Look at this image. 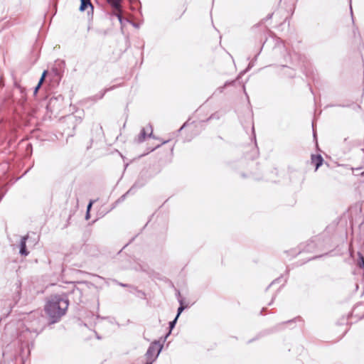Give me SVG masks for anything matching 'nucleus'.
Returning a JSON list of instances; mask_svg holds the SVG:
<instances>
[{"label": "nucleus", "instance_id": "bb28decb", "mask_svg": "<svg viewBox=\"0 0 364 364\" xmlns=\"http://www.w3.org/2000/svg\"><path fill=\"white\" fill-rule=\"evenodd\" d=\"M132 25H133L134 27H136V28H138V27H139V26H138L136 23H132Z\"/></svg>", "mask_w": 364, "mask_h": 364}, {"label": "nucleus", "instance_id": "ddd939ff", "mask_svg": "<svg viewBox=\"0 0 364 364\" xmlns=\"http://www.w3.org/2000/svg\"><path fill=\"white\" fill-rule=\"evenodd\" d=\"M117 13L115 14V16L117 17L119 21L121 24L123 23L124 18L122 15V9L120 11H117Z\"/></svg>", "mask_w": 364, "mask_h": 364}, {"label": "nucleus", "instance_id": "cd10ccee", "mask_svg": "<svg viewBox=\"0 0 364 364\" xmlns=\"http://www.w3.org/2000/svg\"><path fill=\"white\" fill-rule=\"evenodd\" d=\"M3 197H4V195L3 194H0V201L1 200Z\"/></svg>", "mask_w": 364, "mask_h": 364}, {"label": "nucleus", "instance_id": "423d86ee", "mask_svg": "<svg viewBox=\"0 0 364 364\" xmlns=\"http://www.w3.org/2000/svg\"><path fill=\"white\" fill-rule=\"evenodd\" d=\"M323 161V157L320 154L311 156V163L315 166L316 171L322 165Z\"/></svg>", "mask_w": 364, "mask_h": 364}, {"label": "nucleus", "instance_id": "7ed1b4c3", "mask_svg": "<svg viewBox=\"0 0 364 364\" xmlns=\"http://www.w3.org/2000/svg\"><path fill=\"white\" fill-rule=\"evenodd\" d=\"M153 133V129L151 125L149 124L146 128H142L139 134L134 139L136 143H142L145 141L147 136H151Z\"/></svg>", "mask_w": 364, "mask_h": 364}, {"label": "nucleus", "instance_id": "e433bc0d", "mask_svg": "<svg viewBox=\"0 0 364 364\" xmlns=\"http://www.w3.org/2000/svg\"><path fill=\"white\" fill-rule=\"evenodd\" d=\"M1 364H2V363H1Z\"/></svg>", "mask_w": 364, "mask_h": 364}, {"label": "nucleus", "instance_id": "20e7f679", "mask_svg": "<svg viewBox=\"0 0 364 364\" xmlns=\"http://www.w3.org/2000/svg\"><path fill=\"white\" fill-rule=\"evenodd\" d=\"M63 97L58 95L57 97H51L48 103L47 107L51 110L53 109H59L63 105Z\"/></svg>", "mask_w": 364, "mask_h": 364}, {"label": "nucleus", "instance_id": "f3484780", "mask_svg": "<svg viewBox=\"0 0 364 364\" xmlns=\"http://www.w3.org/2000/svg\"><path fill=\"white\" fill-rule=\"evenodd\" d=\"M92 204H93V201H92V200H91V201L88 203V205H87V211H88V212H90V209H91V208H92Z\"/></svg>", "mask_w": 364, "mask_h": 364}, {"label": "nucleus", "instance_id": "1a4fd4ad", "mask_svg": "<svg viewBox=\"0 0 364 364\" xmlns=\"http://www.w3.org/2000/svg\"><path fill=\"white\" fill-rule=\"evenodd\" d=\"M234 83H235V80H232V81H227V82L224 84V85H223V86H220V87H218V88L216 89V90L215 91V92L213 93V95L216 94L217 92L222 93V92L224 91L225 88L227 86L230 85H233Z\"/></svg>", "mask_w": 364, "mask_h": 364}, {"label": "nucleus", "instance_id": "c85d7f7f", "mask_svg": "<svg viewBox=\"0 0 364 364\" xmlns=\"http://www.w3.org/2000/svg\"><path fill=\"white\" fill-rule=\"evenodd\" d=\"M186 123H185L183 127H181V129H183V127L186 126Z\"/></svg>", "mask_w": 364, "mask_h": 364}, {"label": "nucleus", "instance_id": "b1692460", "mask_svg": "<svg viewBox=\"0 0 364 364\" xmlns=\"http://www.w3.org/2000/svg\"><path fill=\"white\" fill-rule=\"evenodd\" d=\"M89 218H90V212L87 211L85 218H86V220H87V219H89Z\"/></svg>", "mask_w": 364, "mask_h": 364}, {"label": "nucleus", "instance_id": "393cba45", "mask_svg": "<svg viewBox=\"0 0 364 364\" xmlns=\"http://www.w3.org/2000/svg\"><path fill=\"white\" fill-rule=\"evenodd\" d=\"M118 284H119V286H122V287H127V286H128V285H127V284H122V283H120V282H119V283H118Z\"/></svg>", "mask_w": 364, "mask_h": 364}, {"label": "nucleus", "instance_id": "2f4dec72", "mask_svg": "<svg viewBox=\"0 0 364 364\" xmlns=\"http://www.w3.org/2000/svg\"><path fill=\"white\" fill-rule=\"evenodd\" d=\"M29 171V169H28L27 171H25V173H23V175H25L26 173H28V171Z\"/></svg>", "mask_w": 364, "mask_h": 364}, {"label": "nucleus", "instance_id": "9b49d317", "mask_svg": "<svg viewBox=\"0 0 364 364\" xmlns=\"http://www.w3.org/2000/svg\"><path fill=\"white\" fill-rule=\"evenodd\" d=\"M7 303H8L7 301H1L0 303L1 305H2V304L8 305V308H7L6 311L4 313H3V315H4V316H7L11 311V303H9V304H7Z\"/></svg>", "mask_w": 364, "mask_h": 364}, {"label": "nucleus", "instance_id": "f8f14e48", "mask_svg": "<svg viewBox=\"0 0 364 364\" xmlns=\"http://www.w3.org/2000/svg\"><path fill=\"white\" fill-rule=\"evenodd\" d=\"M181 306L178 307L177 311V315L176 317L178 318L180 314L183 312V311L185 309V307L183 306V301L182 300L179 301Z\"/></svg>", "mask_w": 364, "mask_h": 364}, {"label": "nucleus", "instance_id": "aec40b11", "mask_svg": "<svg viewBox=\"0 0 364 364\" xmlns=\"http://www.w3.org/2000/svg\"><path fill=\"white\" fill-rule=\"evenodd\" d=\"M44 80H45V78H44V77H41V78H40V80H39V81H38V85L39 86H41V85H42V84L43 83Z\"/></svg>", "mask_w": 364, "mask_h": 364}, {"label": "nucleus", "instance_id": "7c9ffc66", "mask_svg": "<svg viewBox=\"0 0 364 364\" xmlns=\"http://www.w3.org/2000/svg\"><path fill=\"white\" fill-rule=\"evenodd\" d=\"M362 176H364V171L360 173Z\"/></svg>", "mask_w": 364, "mask_h": 364}, {"label": "nucleus", "instance_id": "2eb2a0df", "mask_svg": "<svg viewBox=\"0 0 364 364\" xmlns=\"http://www.w3.org/2000/svg\"><path fill=\"white\" fill-rule=\"evenodd\" d=\"M219 114L218 113H214L210 116V117L207 119L208 121L212 119H219Z\"/></svg>", "mask_w": 364, "mask_h": 364}, {"label": "nucleus", "instance_id": "c756f323", "mask_svg": "<svg viewBox=\"0 0 364 364\" xmlns=\"http://www.w3.org/2000/svg\"><path fill=\"white\" fill-rule=\"evenodd\" d=\"M350 13H351V14H353L352 7L350 6Z\"/></svg>", "mask_w": 364, "mask_h": 364}, {"label": "nucleus", "instance_id": "dca6fc26", "mask_svg": "<svg viewBox=\"0 0 364 364\" xmlns=\"http://www.w3.org/2000/svg\"><path fill=\"white\" fill-rule=\"evenodd\" d=\"M280 278H277L276 279H274L267 287V290L273 284H274L275 283H278L279 281H280Z\"/></svg>", "mask_w": 364, "mask_h": 364}, {"label": "nucleus", "instance_id": "c9c22d12", "mask_svg": "<svg viewBox=\"0 0 364 364\" xmlns=\"http://www.w3.org/2000/svg\"><path fill=\"white\" fill-rule=\"evenodd\" d=\"M161 340H164V338H161ZM164 341H162V343H161L163 344V343H164Z\"/></svg>", "mask_w": 364, "mask_h": 364}, {"label": "nucleus", "instance_id": "a211bd4d", "mask_svg": "<svg viewBox=\"0 0 364 364\" xmlns=\"http://www.w3.org/2000/svg\"><path fill=\"white\" fill-rule=\"evenodd\" d=\"M73 292L74 294H79V295H80V294H81V291H80L79 289H77H77H74L73 290Z\"/></svg>", "mask_w": 364, "mask_h": 364}, {"label": "nucleus", "instance_id": "72a5a7b5", "mask_svg": "<svg viewBox=\"0 0 364 364\" xmlns=\"http://www.w3.org/2000/svg\"><path fill=\"white\" fill-rule=\"evenodd\" d=\"M243 90H244V92H245V85H243Z\"/></svg>", "mask_w": 364, "mask_h": 364}, {"label": "nucleus", "instance_id": "412c9836", "mask_svg": "<svg viewBox=\"0 0 364 364\" xmlns=\"http://www.w3.org/2000/svg\"><path fill=\"white\" fill-rule=\"evenodd\" d=\"M44 80H45V78H44V77H41V78H40V80H39V81H38V85L39 86H41V85H42V84L43 83Z\"/></svg>", "mask_w": 364, "mask_h": 364}, {"label": "nucleus", "instance_id": "f257e3e1", "mask_svg": "<svg viewBox=\"0 0 364 364\" xmlns=\"http://www.w3.org/2000/svg\"><path fill=\"white\" fill-rule=\"evenodd\" d=\"M69 301L65 294H55L50 297L45 306V311L51 323L58 322L68 310Z\"/></svg>", "mask_w": 364, "mask_h": 364}, {"label": "nucleus", "instance_id": "0eeeda50", "mask_svg": "<svg viewBox=\"0 0 364 364\" xmlns=\"http://www.w3.org/2000/svg\"><path fill=\"white\" fill-rule=\"evenodd\" d=\"M87 8H90L91 11H93V6L90 0H80V11H84Z\"/></svg>", "mask_w": 364, "mask_h": 364}, {"label": "nucleus", "instance_id": "f03ea898", "mask_svg": "<svg viewBox=\"0 0 364 364\" xmlns=\"http://www.w3.org/2000/svg\"><path fill=\"white\" fill-rule=\"evenodd\" d=\"M163 348V344L160 341H153L149 346L145 355V362H141V364H153L157 359Z\"/></svg>", "mask_w": 364, "mask_h": 364}, {"label": "nucleus", "instance_id": "5701e85b", "mask_svg": "<svg viewBox=\"0 0 364 364\" xmlns=\"http://www.w3.org/2000/svg\"><path fill=\"white\" fill-rule=\"evenodd\" d=\"M47 73H48V71H47V70H44V71L43 72V73H42L41 77H43L46 78Z\"/></svg>", "mask_w": 364, "mask_h": 364}, {"label": "nucleus", "instance_id": "f704fd0d", "mask_svg": "<svg viewBox=\"0 0 364 364\" xmlns=\"http://www.w3.org/2000/svg\"><path fill=\"white\" fill-rule=\"evenodd\" d=\"M252 66L251 63L249 64L248 68H250Z\"/></svg>", "mask_w": 364, "mask_h": 364}, {"label": "nucleus", "instance_id": "4be33fe9", "mask_svg": "<svg viewBox=\"0 0 364 364\" xmlns=\"http://www.w3.org/2000/svg\"><path fill=\"white\" fill-rule=\"evenodd\" d=\"M44 80H45V78H44V77H41V78H40V80H39V81H38V85L39 86H41V85H42V84L43 83Z\"/></svg>", "mask_w": 364, "mask_h": 364}, {"label": "nucleus", "instance_id": "473e14b6", "mask_svg": "<svg viewBox=\"0 0 364 364\" xmlns=\"http://www.w3.org/2000/svg\"><path fill=\"white\" fill-rule=\"evenodd\" d=\"M272 14H270L269 16H268V18H272Z\"/></svg>", "mask_w": 364, "mask_h": 364}, {"label": "nucleus", "instance_id": "39448f33", "mask_svg": "<svg viewBox=\"0 0 364 364\" xmlns=\"http://www.w3.org/2000/svg\"><path fill=\"white\" fill-rule=\"evenodd\" d=\"M28 240V236H23L21 237L20 241V250L19 252L21 255L26 256L28 255V252L26 250V240Z\"/></svg>", "mask_w": 364, "mask_h": 364}, {"label": "nucleus", "instance_id": "6e6552de", "mask_svg": "<svg viewBox=\"0 0 364 364\" xmlns=\"http://www.w3.org/2000/svg\"><path fill=\"white\" fill-rule=\"evenodd\" d=\"M108 4L116 11L121 10L122 0H107Z\"/></svg>", "mask_w": 364, "mask_h": 364}, {"label": "nucleus", "instance_id": "6ab92c4d", "mask_svg": "<svg viewBox=\"0 0 364 364\" xmlns=\"http://www.w3.org/2000/svg\"><path fill=\"white\" fill-rule=\"evenodd\" d=\"M41 86H39L38 85H37L36 86V87L34 88V91H33V94H34V95H36V94H37V92H38V90L41 88Z\"/></svg>", "mask_w": 364, "mask_h": 364}, {"label": "nucleus", "instance_id": "4468645a", "mask_svg": "<svg viewBox=\"0 0 364 364\" xmlns=\"http://www.w3.org/2000/svg\"><path fill=\"white\" fill-rule=\"evenodd\" d=\"M139 186L135 183L124 196H122V198H124L126 195H128L132 192H134L136 188H138Z\"/></svg>", "mask_w": 364, "mask_h": 364}, {"label": "nucleus", "instance_id": "a878e982", "mask_svg": "<svg viewBox=\"0 0 364 364\" xmlns=\"http://www.w3.org/2000/svg\"><path fill=\"white\" fill-rule=\"evenodd\" d=\"M112 87L109 88V90H112ZM107 90H109V89L105 90L104 91V93H102V95H101V97H102V96H103V95H105V93Z\"/></svg>", "mask_w": 364, "mask_h": 364}, {"label": "nucleus", "instance_id": "9d476101", "mask_svg": "<svg viewBox=\"0 0 364 364\" xmlns=\"http://www.w3.org/2000/svg\"><path fill=\"white\" fill-rule=\"evenodd\" d=\"M177 319L178 318L176 316V318L169 322V332L168 333H166V335L164 336V341H165L166 340V338L168 337V336L171 334V330L175 327L176 326V323L177 322Z\"/></svg>", "mask_w": 364, "mask_h": 364}]
</instances>
